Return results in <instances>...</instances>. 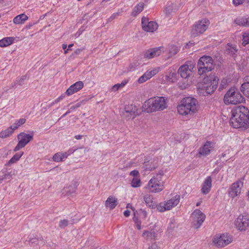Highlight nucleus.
<instances>
[{"label": "nucleus", "mask_w": 249, "mask_h": 249, "mask_svg": "<svg viewBox=\"0 0 249 249\" xmlns=\"http://www.w3.org/2000/svg\"><path fill=\"white\" fill-rule=\"evenodd\" d=\"M231 125L235 128L246 129L249 127V110L244 106L234 107L231 110Z\"/></svg>", "instance_id": "nucleus-1"}, {"label": "nucleus", "mask_w": 249, "mask_h": 249, "mask_svg": "<svg viewBox=\"0 0 249 249\" xmlns=\"http://www.w3.org/2000/svg\"><path fill=\"white\" fill-rule=\"evenodd\" d=\"M166 100L164 97L150 98L144 103L142 108L147 113L163 110L167 107Z\"/></svg>", "instance_id": "nucleus-2"}, {"label": "nucleus", "mask_w": 249, "mask_h": 249, "mask_svg": "<svg viewBox=\"0 0 249 249\" xmlns=\"http://www.w3.org/2000/svg\"><path fill=\"white\" fill-rule=\"evenodd\" d=\"M197 103V100L192 97L184 98L181 104L178 106L177 109L179 114L186 115L194 113Z\"/></svg>", "instance_id": "nucleus-3"}, {"label": "nucleus", "mask_w": 249, "mask_h": 249, "mask_svg": "<svg viewBox=\"0 0 249 249\" xmlns=\"http://www.w3.org/2000/svg\"><path fill=\"white\" fill-rule=\"evenodd\" d=\"M198 73L202 75L214 69L213 61L210 56L204 55L201 57L197 62Z\"/></svg>", "instance_id": "nucleus-4"}, {"label": "nucleus", "mask_w": 249, "mask_h": 249, "mask_svg": "<svg viewBox=\"0 0 249 249\" xmlns=\"http://www.w3.org/2000/svg\"><path fill=\"white\" fill-rule=\"evenodd\" d=\"M244 97L239 91L234 88H231L225 94L224 101L226 104L235 105L243 102Z\"/></svg>", "instance_id": "nucleus-5"}, {"label": "nucleus", "mask_w": 249, "mask_h": 249, "mask_svg": "<svg viewBox=\"0 0 249 249\" xmlns=\"http://www.w3.org/2000/svg\"><path fill=\"white\" fill-rule=\"evenodd\" d=\"M144 200L147 206L152 208L156 206L157 209L160 212H163L171 209V199L156 205L157 203H154L152 196L147 194L144 196Z\"/></svg>", "instance_id": "nucleus-6"}, {"label": "nucleus", "mask_w": 249, "mask_h": 249, "mask_svg": "<svg viewBox=\"0 0 249 249\" xmlns=\"http://www.w3.org/2000/svg\"><path fill=\"white\" fill-rule=\"evenodd\" d=\"M219 79L215 75L211 74L204 79L203 88L208 94L213 92L217 88Z\"/></svg>", "instance_id": "nucleus-7"}, {"label": "nucleus", "mask_w": 249, "mask_h": 249, "mask_svg": "<svg viewBox=\"0 0 249 249\" xmlns=\"http://www.w3.org/2000/svg\"><path fill=\"white\" fill-rule=\"evenodd\" d=\"M210 25V21L207 19H202L196 22L193 26L191 34L196 37L203 34L208 29Z\"/></svg>", "instance_id": "nucleus-8"}, {"label": "nucleus", "mask_w": 249, "mask_h": 249, "mask_svg": "<svg viewBox=\"0 0 249 249\" xmlns=\"http://www.w3.org/2000/svg\"><path fill=\"white\" fill-rule=\"evenodd\" d=\"M34 132L32 131L31 134H26L25 132H20L17 136V139L18 142L13 151L17 152L20 149L24 147L30 141L33 139Z\"/></svg>", "instance_id": "nucleus-9"}, {"label": "nucleus", "mask_w": 249, "mask_h": 249, "mask_svg": "<svg viewBox=\"0 0 249 249\" xmlns=\"http://www.w3.org/2000/svg\"><path fill=\"white\" fill-rule=\"evenodd\" d=\"M232 236L228 233H223L215 235L213 239L214 245L218 248L224 247L232 242Z\"/></svg>", "instance_id": "nucleus-10"}, {"label": "nucleus", "mask_w": 249, "mask_h": 249, "mask_svg": "<svg viewBox=\"0 0 249 249\" xmlns=\"http://www.w3.org/2000/svg\"><path fill=\"white\" fill-rule=\"evenodd\" d=\"M205 215L199 209L195 210L191 214L190 220L195 229H198L205 219Z\"/></svg>", "instance_id": "nucleus-11"}, {"label": "nucleus", "mask_w": 249, "mask_h": 249, "mask_svg": "<svg viewBox=\"0 0 249 249\" xmlns=\"http://www.w3.org/2000/svg\"><path fill=\"white\" fill-rule=\"evenodd\" d=\"M235 225L238 230L245 231L249 227V213H244L236 218Z\"/></svg>", "instance_id": "nucleus-12"}, {"label": "nucleus", "mask_w": 249, "mask_h": 249, "mask_svg": "<svg viewBox=\"0 0 249 249\" xmlns=\"http://www.w3.org/2000/svg\"><path fill=\"white\" fill-rule=\"evenodd\" d=\"M243 186V182L241 180L233 183L230 187L228 194L230 197L234 198L240 196Z\"/></svg>", "instance_id": "nucleus-13"}, {"label": "nucleus", "mask_w": 249, "mask_h": 249, "mask_svg": "<svg viewBox=\"0 0 249 249\" xmlns=\"http://www.w3.org/2000/svg\"><path fill=\"white\" fill-rule=\"evenodd\" d=\"M195 64L192 61H187L182 65L178 70V73L183 78H187L195 68Z\"/></svg>", "instance_id": "nucleus-14"}, {"label": "nucleus", "mask_w": 249, "mask_h": 249, "mask_svg": "<svg viewBox=\"0 0 249 249\" xmlns=\"http://www.w3.org/2000/svg\"><path fill=\"white\" fill-rule=\"evenodd\" d=\"M142 29L147 32L153 33L158 27L157 22L154 21H149L148 18L143 17L142 18Z\"/></svg>", "instance_id": "nucleus-15"}, {"label": "nucleus", "mask_w": 249, "mask_h": 249, "mask_svg": "<svg viewBox=\"0 0 249 249\" xmlns=\"http://www.w3.org/2000/svg\"><path fill=\"white\" fill-rule=\"evenodd\" d=\"M215 143L212 142H206L198 149V154L199 157H205L211 153L213 150Z\"/></svg>", "instance_id": "nucleus-16"}, {"label": "nucleus", "mask_w": 249, "mask_h": 249, "mask_svg": "<svg viewBox=\"0 0 249 249\" xmlns=\"http://www.w3.org/2000/svg\"><path fill=\"white\" fill-rule=\"evenodd\" d=\"M149 192L157 193L163 190V185L155 181L154 178H151L145 187Z\"/></svg>", "instance_id": "nucleus-17"}, {"label": "nucleus", "mask_w": 249, "mask_h": 249, "mask_svg": "<svg viewBox=\"0 0 249 249\" xmlns=\"http://www.w3.org/2000/svg\"><path fill=\"white\" fill-rule=\"evenodd\" d=\"M137 110V107L133 105L126 106L124 107V115H125L128 119H133L136 116L138 115Z\"/></svg>", "instance_id": "nucleus-18"}, {"label": "nucleus", "mask_w": 249, "mask_h": 249, "mask_svg": "<svg viewBox=\"0 0 249 249\" xmlns=\"http://www.w3.org/2000/svg\"><path fill=\"white\" fill-rule=\"evenodd\" d=\"M161 47H156L146 50L143 52L144 57L147 59H152L159 56L161 53Z\"/></svg>", "instance_id": "nucleus-19"}, {"label": "nucleus", "mask_w": 249, "mask_h": 249, "mask_svg": "<svg viewBox=\"0 0 249 249\" xmlns=\"http://www.w3.org/2000/svg\"><path fill=\"white\" fill-rule=\"evenodd\" d=\"M84 87L82 81H79L71 85L66 90L67 95L70 96L78 91Z\"/></svg>", "instance_id": "nucleus-20"}, {"label": "nucleus", "mask_w": 249, "mask_h": 249, "mask_svg": "<svg viewBox=\"0 0 249 249\" xmlns=\"http://www.w3.org/2000/svg\"><path fill=\"white\" fill-rule=\"evenodd\" d=\"M212 178L210 176L207 177L202 183L201 187V192L206 195L208 194L212 188Z\"/></svg>", "instance_id": "nucleus-21"}, {"label": "nucleus", "mask_w": 249, "mask_h": 249, "mask_svg": "<svg viewBox=\"0 0 249 249\" xmlns=\"http://www.w3.org/2000/svg\"><path fill=\"white\" fill-rule=\"evenodd\" d=\"M234 23L240 26H249V17H238L234 19Z\"/></svg>", "instance_id": "nucleus-22"}, {"label": "nucleus", "mask_w": 249, "mask_h": 249, "mask_svg": "<svg viewBox=\"0 0 249 249\" xmlns=\"http://www.w3.org/2000/svg\"><path fill=\"white\" fill-rule=\"evenodd\" d=\"M117 199L112 196H109L105 202L106 207L110 210L114 209L117 205Z\"/></svg>", "instance_id": "nucleus-23"}, {"label": "nucleus", "mask_w": 249, "mask_h": 249, "mask_svg": "<svg viewBox=\"0 0 249 249\" xmlns=\"http://www.w3.org/2000/svg\"><path fill=\"white\" fill-rule=\"evenodd\" d=\"M77 187V183L76 182H74L71 184L64 188L63 194L65 193V195L67 196L71 195L75 192Z\"/></svg>", "instance_id": "nucleus-24"}, {"label": "nucleus", "mask_w": 249, "mask_h": 249, "mask_svg": "<svg viewBox=\"0 0 249 249\" xmlns=\"http://www.w3.org/2000/svg\"><path fill=\"white\" fill-rule=\"evenodd\" d=\"M23 152L20 151L16 153L12 158L5 164V166H10L17 162L23 155Z\"/></svg>", "instance_id": "nucleus-25"}, {"label": "nucleus", "mask_w": 249, "mask_h": 249, "mask_svg": "<svg viewBox=\"0 0 249 249\" xmlns=\"http://www.w3.org/2000/svg\"><path fill=\"white\" fill-rule=\"evenodd\" d=\"M14 131L13 125H11L7 129L0 132V138L3 139L9 137L13 134Z\"/></svg>", "instance_id": "nucleus-26"}, {"label": "nucleus", "mask_w": 249, "mask_h": 249, "mask_svg": "<svg viewBox=\"0 0 249 249\" xmlns=\"http://www.w3.org/2000/svg\"><path fill=\"white\" fill-rule=\"evenodd\" d=\"M28 17L24 14H20L14 18L13 22L15 24H22L26 20H27Z\"/></svg>", "instance_id": "nucleus-27"}, {"label": "nucleus", "mask_w": 249, "mask_h": 249, "mask_svg": "<svg viewBox=\"0 0 249 249\" xmlns=\"http://www.w3.org/2000/svg\"><path fill=\"white\" fill-rule=\"evenodd\" d=\"M14 38L13 37H5L0 40V47H5L11 45L14 41Z\"/></svg>", "instance_id": "nucleus-28"}, {"label": "nucleus", "mask_w": 249, "mask_h": 249, "mask_svg": "<svg viewBox=\"0 0 249 249\" xmlns=\"http://www.w3.org/2000/svg\"><path fill=\"white\" fill-rule=\"evenodd\" d=\"M144 8V3H140L136 5L132 12V15L133 16H137L139 13H141Z\"/></svg>", "instance_id": "nucleus-29"}, {"label": "nucleus", "mask_w": 249, "mask_h": 249, "mask_svg": "<svg viewBox=\"0 0 249 249\" xmlns=\"http://www.w3.org/2000/svg\"><path fill=\"white\" fill-rule=\"evenodd\" d=\"M241 91L247 97H249V84L248 83H244L242 84L240 88Z\"/></svg>", "instance_id": "nucleus-30"}, {"label": "nucleus", "mask_w": 249, "mask_h": 249, "mask_svg": "<svg viewBox=\"0 0 249 249\" xmlns=\"http://www.w3.org/2000/svg\"><path fill=\"white\" fill-rule=\"evenodd\" d=\"M142 236L144 238L147 239H155L156 232L155 231H145L143 232Z\"/></svg>", "instance_id": "nucleus-31"}, {"label": "nucleus", "mask_w": 249, "mask_h": 249, "mask_svg": "<svg viewBox=\"0 0 249 249\" xmlns=\"http://www.w3.org/2000/svg\"><path fill=\"white\" fill-rule=\"evenodd\" d=\"M26 122V119L24 118H21L19 120L16 121L14 124L12 125L13 128L14 130L18 129V127L24 124Z\"/></svg>", "instance_id": "nucleus-32"}, {"label": "nucleus", "mask_w": 249, "mask_h": 249, "mask_svg": "<svg viewBox=\"0 0 249 249\" xmlns=\"http://www.w3.org/2000/svg\"><path fill=\"white\" fill-rule=\"evenodd\" d=\"M249 43V31L243 33L242 45L245 46Z\"/></svg>", "instance_id": "nucleus-33"}, {"label": "nucleus", "mask_w": 249, "mask_h": 249, "mask_svg": "<svg viewBox=\"0 0 249 249\" xmlns=\"http://www.w3.org/2000/svg\"><path fill=\"white\" fill-rule=\"evenodd\" d=\"M230 81L229 79L227 78H223L221 81L219 86V89L220 90L226 88L228 85Z\"/></svg>", "instance_id": "nucleus-34"}, {"label": "nucleus", "mask_w": 249, "mask_h": 249, "mask_svg": "<svg viewBox=\"0 0 249 249\" xmlns=\"http://www.w3.org/2000/svg\"><path fill=\"white\" fill-rule=\"evenodd\" d=\"M26 79V75H22L21 77H17L15 80L17 86H22L24 84V82Z\"/></svg>", "instance_id": "nucleus-35"}, {"label": "nucleus", "mask_w": 249, "mask_h": 249, "mask_svg": "<svg viewBox=\"0 0 249 249\" xmlns=\"http://www.w3.org/2000/svg\"><path fill=\"white\" fill-rule=\"evenodd\" d=\"M163 175L162 171L160 172L158 174H157L152 178H154L155 181L162 184V177Z\"/></svg>", "instance_id": "nucleus-36"}, {"label": "nucleus", "mask_w": 249, "mask_h": 249, "mask_svg": "<svg viewBox=\"0 0 249 249\" xmlns=\"http://www.w3.org/2000/svg\"><path fill=\"white\" fill-rule=\"evenodd\" d=\"M131 186L134 188H137L141 185V180L139 178H134L131 183Z\"/></svg>", "instance_id": "nucleus-37"}, {"label": "nucleus", "mask_w": 249, "mask_h": 249, "mask_svg": "<svg viewBox=\"0 0 249 249\" xmlns=\"http://www.w3.org/2000/svg\"><path fill=\"white\" fill-rule=\"evenodd\" d=\"M180 196L178 195H176L174 197L172 198V208L176 206L178 204L180 200Z\"/></svg>", "instance_id": "nucleus-38"}, {"label": "nucleus", "mask_w": 249, "mask_h": 249, "mask_svg": "<svg viewBox=\"0 0 249 249\" xmlns=\"http://www.w3.org/2000/svg\"><path fill=\"white\" fill-rule=\"evenodd\" d=\"M75 149H70L68 151L64 152L63 153H61V155L62 156V160L63 159H66L68 157V156L71 155V154H72L74 151Z\"/></svg>", "instance_id": "nucleus-39"}, {"label": "nucleus", "mask_w": 249, "mask_h": 249, "mask_svg": "<svg viewBox=\"0 0 249 249\" xmlns=\"http://www.w3.org/2000/svg\"><path fill=\"white\" fill-rule=\"evenodd\" d=\"M53 160L56 162L62 161V156L60 153H57L54 155L53 158Z\"/></svg>", "instance_id": "nucleus-40"}, {"label": "nucleus", "mask_w": 249, "mask_h": 249, "mask_svg": "<svg viewBox=\"0 0 249 249\" xmlns=\"http://www.w3.org/2000/svg\"><path fill=\"white\" fill-rule=\"evenodd\" d=\"M68 224L69 221L68 220L63 219L60 221L59 223V227L61 229H63L67 227L68 225Z\"/></svg>", "instance_id": "nucleus-41"}, {"label": "nucleus", "mask_w": 249, "mask_h": 249, "mask_svg": "<svg viewBox=\"0 0 249 249\" xmlns=\"http://www.w3.org/2000/svg\"><path fill=\"white\" fill-rule=\"evenodd\" d=\"M164 12L166 17H169L171 14V6L170 5H168L165 7L164 10Z\"/></svg>", "instance_id": "nucleus-42"}, {"label": "nucleus", "mask_w": 249, "mask_h": 249, "mask_svg": "<svg viewBox=\"0 0 249 249\" xmlns=\"http://www.w3.org/2000/svg\"><path fill=\"white\" fill-rule=\"evenodd\" d=\"M1 172L2 174H3V176L5 177V179H9L12 177L11 172H8L7 171H4V170H2Z\"/></svg>", "instance_id": "nucleus-43"}, {"label": "nucleus", "mask_w": 249, "mask_h": 249, "mask_svg": "<svg viewBox=\"0 0 249 249\" xmlns=\"http://www.w3.org/2000/svg\"><path fill=\"white\" fill-rule=\"evenodd\" d=\"M82 102H83V101L79 102L78 103H77L74 106H71L70 108V110L72 111L73 110H75V109H77V108L81 106Z\"/></svg>", "instance_id": "nucleus-44"}, {"label": "nucleus", "mask_w": 249, "mask_h": 249, "mask_svg": "<svg viewBox=\"0 0 249 249\" xmlns=\"http://www.w3.org/2000/svg\"><path fill=\"white\" fill-rule=\"evenodd\" d=\"M143 75L147 80L149 79L153 76L152 73H150L149 70L147 71Z\"/></svg>", "instance_id": "nucleus-45"}, {"label": "nucleus", "mask_w": 249, "mask_h": 249, "mask_svg": "<svg viewBox=\"0 0 249 249\" xmlns=\"http://www.w3.org/2000/svg\"><path fill=\"white\" fill-rule=\"evenodd\" d=\"M143 75L147 80L149 79L153 76L152 73H150L149 70L147 71Z\"/></svg>", "instance_id": "nucleus-46"}, {"label": "nucleus", "mask_w": 249, "mask_h": 249, "mask_svg": "<svg viewBox=\"0 0 249 249\" xmlns=\"http://www.w3.org/2000/svg\"><path fill=\"white\" fill-rule=\"evenodd\" d=\"M243 2V0H232V3L235 6L241 5Z\"/></svg>", "instance_id": "nucleus-47"}, {"label": "nucleus", "mask_w": 249, "mask_h": 249, "mask_svg": "<svg viewBox=\"0 0 249 249\" xmlns=\"http://www.w3.org/2000/svg\"><path fill=\"white\" fill-rule=\"evenodd\" d=\"M147 80V79L145 78V77L143 76V75H142L138 79V82L139 83L141 84V83H144V82H145Z\"/></svg>", "instance_id": "nucleus-48"}, {"label": "nucleus", "mask_w": 249, "mask_h": 249, "mask_svg": "<svg viewBox=\"0 0 249 249\" xmlns=\"http://www.w3.org/2000/svg\"><path fill=\"white\" fill-rule=\"evenodd\" d=\"M121 88H122L121 87L120 83H118V84L114 85L112 87V89L113 91H117L118 89H119Z\"/></svg>", "instance_id": "nucleus-49"}, {"label": "nucleus", "mask_w": 249, "mask_h": 249, "mask_svg": "<svg viewBox=\"0 0 249 249\" xmlns=\"http://www.w3.org/2000/svg\"><path fill=\"white\" fill-rule=\"evenodd\" d=\"M120 15V13L119 12H117V13H113L111 16L109 18V19L110 20H112L114 19H115V18H116L118 16H119Z\"/></svg>", "instance_id": "nucleus-50"}, {"label": "nucleus", "mask_w": 249, "mask_h": 249, "mask_svg": "<svg viewBox=\"0 0 249 249\" xmlns=\"http://www.w3.org/2000/svg\"><path fill=\"white\" fill-rule=\"evenodd\" d=\"M179 51V48L175 46H172V53L175 54Z\"/></svg>", "instance_id": "nucleus-51"}, {"label": "nucleus", "mask_w": 249, "mask_h": 249, "mask_svg": "<svg viewBox=\"0 0 249 249\" xmlns=\"http://www.w3.org/2000/svg\"><path fill=\"white\" fill-rule=\"evenodd\" d=\"M138 174L139 171L136 170H133L130 173V175L133 176L134 177H137L138 175Z\"/></svg>", "instance_id": "nucleus-52"}, {"label": "nucleus", "mask_w": 249, "mask_h": 249, "mask_svg": "<svg viewBox=\"0 0 249 249\" xmlns=\"http://www.w3.org/2000/svg\"><path fill=\"white\" fill-rule=\"evenodd\" d=\"M149 249H160V248L158 247L156 243H153L149 247Z\"/></svg>", "instance_id": "nucleus-53"}, {"label": "nucleus", "mask_w": 249, "mask_h": 249, "mask_svg": "<svg viewBox=\"0 0 249 249\" xmlns=\"http://www.w3.org/2000/svg\"><path fill=\"white\" fill-rule=\"evenodd\" d=\"M171 72L170 71H169L166 75H165V79L167 81H168L169 82H170V80L171 79V74H170Z\"/></svg>", "instance_id": "nucleus-54"}, {"label": "nucleus", "mask_w": 249, "mask_h": 249, "mask_svg": "<svg viewBox=\"0 0 249 249\" xmlns=\"http://www.w3.org/2000/svg\"><path fill=\"white\" fill-rule=\"evenodd\" d=\"M150 73H152V76H154L159 71L158 69L154 68L152 70H149Z\"/></svg>", "instance_id": "nucleus-55"}, {"label": "nucleus", "mask_w": 249, "mask_h": 249, "mask_svg": "<svg viewBox=\"0 0 249 249\" xmlns=\"http://www.w3.org/2000/svg\"><path fill=\"white\" fill-rule=\"evenodd\" d=\"M135 222L137 224V228L140 230L141 229V222L138 220H135Z\"/></svg>", "instance_id": "nucleus-56"}, {"label": "nucleus", "mask_w": 249, "mask_h": 249, "mask_svg": "<svg viewBox=\"0 0 249 249\" xmlns=\"http://www.w3.org/2000/svg\"><path fill=\"white\" fill-rule=\"evenodd\" d=\"M84 50V48L83 49H76L74 52V54L75 55H78L80 53Z\"/></svg>", "instance_id": "nucleus-57"}, {"label": "nucleus", "mask_w": 249, "mask_h": 249, "mask_svg": "<svg viewBox=\"0 0 249 249\" xmlns=\"http://www.w3.org/2000/svg\"><path fill=\"white\" fill-rule=\"evenodd\" d=\"M229 47H230V50L232 53H234L235 52H236V47L231 46H230ZM229 49L230 50V48H229Z\"/></svg>", "instance_id": "nucleus-58"}, {"label": "nucleus", "mask_w": 249, "mask_h": 249, "mask_svg": "<svg viewBox=\"0 0 249 249\" xmlns=\"http://www.w3.org/2000/svg\"><path fill=\"white\" fill-rule=\"evenodd\" d=\"M130 212L129 210H126L124 212V215L125 217H128L130 215Z\"/></svg>", "instance_id": "nucleus-59"}, {"label": "nucleus", "mask_w": 249, "mask_h": 249, "mask_svg": "<svg viewBox=\"0 0 249 249\" xmlns=\"http://www.w3.org/2000/svg\"><path fill=\"white\" fill-rule=\"evenodd\" d=\"M127 83V81L124 80L121 83H120V86L121 88L124 87Z\"/></svg>", "instance_id": "nucleus-60"}, {"label": "nucleus", "mask_w": 249, "mask_h": 249, "mask_svg": "<svg viewBox=\"0 0 249 249\" xmlns=\"http://www.w3.org/2000/svg\"><path fill=\"white\" fill-rule=\"evenodd\" d=\"M67 95L66 92L64 94H62L61 96H60L59 97H58V99L59 100V101H61V100H62L65 97V95Z\"/></svg>", "instance_id": "nucleus-61"}, {"label": "nucleus", "mask_w": 249, "mask_h": 249, "mask_svg": "<svg viewBox=\"0 0 249 249\" xmlns=\"http://www.w3.org/2000/svg\"><path fill=\"white\" fill-rule=\"evenodd\" d=\"M244 82L249 84V75L246 76L244 78Z\"/></svg>", "instance_id": "nucleus-62"}, {"label": "nucleus", "mask_w": 249, "mask_h": 249, "mask_svg": "<svg viewBox=\"0 0 249 249\" xmlns=\"http://www.w3.org/2000/svg\"><path fill=\"white\" fill-rule=\"evenodd\" d=\"M71 111L70 110V109L69 108V110L65 113L64 114L61 118H63L64 117H65L67 115H68V114H69L70 113H71Z\"/></svg>", "instance_id": "nucleus-63"}, {"label": "nucleus", "mask_w": 249, "mask_h": 249, "mask_svg": "<svg viewBox=\"0 0 249 249\" xmlns=\"http://www.w3.org/2000/svg\"><path fill=\"white\" fill-rule=\"evenodd\" d=\"M17 86V84H16V81L12 83L11 85H10V88H14L15 87Z\"/></svg>", "instance_id": "nucleus-64"}]
</instances>
